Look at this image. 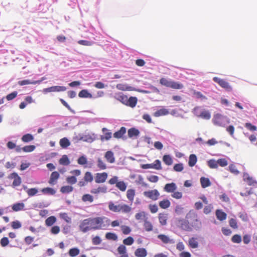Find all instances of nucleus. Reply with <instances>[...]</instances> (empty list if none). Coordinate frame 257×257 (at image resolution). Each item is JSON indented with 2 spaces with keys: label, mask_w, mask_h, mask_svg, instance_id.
I'll list each match as a JSON object with an SVG mask.
<instances>
[{
  "label": "nucleus",
  "mask_w": 257,
  "mask_h": 257,
  "mask_svg": "<svg viewBox=\"0 0 257 257\" xmlns=\"http://www.w3.org/2000/svg\"><path fill=\"white\" fill-rule=\"evenodd\" d=\"M97 166L100 170H105L107 168L105 163L100 158L97 160Z\"/></svg>",
  "instance_id": "46"
},
{
  "label": "nucleus",
  "mask_w": 257,
  "mask_h": 257,
  "mask_svg": "<svg viewBox=\"0 0 257 257\" xmlns=\"http://www.w3.org/2000/svg\"><path fill=\"white\" fill-rule=\"evenodd\" d=\"M35 148L34 145L26 146L22 148V151L25 152H31L35 150Z\"/></svg>",
  "instance_id": "57"
},
{
  "label": "nucleus",
  "mask_w": 257,
  "mask_h": 257,
  "mask_svg": "<svg viewBox=\"0 0 257 257\" xmlns=\"http://www.w3.org/2000/svg\"><path fill=\"white\" fill-rule=\"evenodd\" d=\"M60 217L62 219L64 220L66 222L69 223L71 221V218L66 213H62L60 214Z\"/></svg>",
  "instance_id": "59"
},
{
  "label": "nucleus",
  "mask_w": 257,
  "mask_h": 257,
  "mask_svg": "<svg viewBox=\"0 0 257 257\" xmlns=\"http://www.w3.org/2000/svg\"><path fill=\"white\" fill-rule=\"evenodd\" d=\"M134 242V239L132 236H128L127 238H125L123 240V243L125 245H131Z\"/></svg>",
  "instance_id": "56"
},
{
  "label": "nucleus",
  "mask_w": 257,
  "mask_h": 257,
  "mask_svg": "<svg viewBox=\"0 0 257 257\" xmlns=\"http://www.w3.org/2000/svg\"><path fill=\"white\" fill-rule=\"evenodd\" d=\"M78 96L80 98H92V95L87 90L83 89L78 93Z\"/></svg>",
  "instance_id": "30"
},
{
  "label": "nucleus",
  "mask_w": 257,
  "mask_h": 257,
  "mask_svg": "<svg viewBox=\"0 0 257 257\" xmlns=\"http://www.w3.org/2000/svg\"><path fill=\"white\" fill-rule=\"evenodd\" d=\"M116 88L122 91H132L133 90V88L132 86H128L126 84H118L116 85Z\"/></svg>",
  "instance_id": "27"
},
{
  "label": "nucleus",
  "mask_w": 257,
  "mask_h": 257,
  "mask_svg": "<svg viewBox=\"0 0 257 257\" xmlns=\"http://www.w3.org/2000/svg\"><path fill=\"white\" fill-rule=\"evenodd\" d=\"M25 204L24 203H17L12 206V209L14 211L17 212L24 209Z\"/></svg>",
  "instance_id": "23"
},
{
  "label": "nucleus",
  "mask_w": 257,
  "mask_h": 257,
  "mask_svg": "<svg viewBox=\"0 0 257 257\" xmlns=\"http://www.w3.org/2000/svg\"><path fill=\"white\" fill-rule=\"evenodd\" d=\"M177 189V186L175 183L166 184L164 187V191L167 193H173Z\"/></svg>",
  "instance_id": "15"
},
{
  "label": "nucleus",
  "mask_w": 257,
  "mask_h": 257,
  "mask_svg": "<svg viewBox=\"0 0 257 257\" xmlns=\"http://www.w3.org/2000/svg\"><path fill=\"white\" fill-rule=\"evenodd\" d=\"M108 208L112 212L123 213H128L132 211L131 207L126 204L121 203L116 205L112 201L109 202Z\"/></svg>",
  "instance_id": "3"
},
{
  "label": "nucleus",
  "mask_w": 257,
  "mask_h": 257,
  "mask_svg": "<svg viewBox=\"0 0 257 257\" xmlns=\"http://www.w3.org/2000/svg\"><path fill=\"white\" fill-rule=\"evenodd\" d=\"M79 227L80 231L84 233L93 229V227L92 225H91L90 218L83 220L80 223Z\"/></svg>",
  "instance_id": "5"
},
{
  "label": "nucleus",
  "mask_w": 257,
  "mask_h": 257,
  "mask_svg": "<svg viewBox=\"0 0 257 257\" xmlns=\"http://www.w3.org/2000/svg\"><path fill=\"white\" fill-rule=\"evenodd\" d=\"M152 164V168L156 170L162 169L161 163L159 160H156Z\"/></svg>",
  "instance_id": "53"
},
{
  "label": "nucleus",
  "mask_w": 257,
  "mask_h": 257,
  "mask_svg": "<svg viewBox=\"0 0 257 257\" xmlns=\"http://www.w3.org/2000/svg\"><path fill=\"white\" fill-rule=\"evenodd\" d=\"M17 94H18V92L17 91H14V92H12L11 93L8 94L6 96V99L8 101L12 100L16 97V96H17Z\"/></svg>",
  "instance_id": "63"
},
{
  "label": "nucleus",
  "mask_w": 257,
  "mask_h": 257,
  "mask_svg": "<svg viewBox=\"0 0 257 257\" xmlns=\"http://www.w3.org/2000/svg\"><path fill=\"white\" fill-rule=\"evenodd\" d=\"M107 188L106 186H99L97 188H93L91 190L90 192L94 194H97L99 193H105L107 192Z\"/></svg>",
  "instance_id": "14"
},
{
  "label": "nucleus",
  "mask_w": 257,
  "mask_h": 257,
  "mask_svg": "<svg viewBox=\"0 0 257 257\" xmlns=\"http://www.w3.org/2000/svg\"><path fill=\"white\" fill-rule=\"evenodd\" d=\"M144 226L145 230L147 231H150L153 230V225L152 223L148 220V219L144 221Z\"/></svg>",
  "instance_id": "51"
},
{
  "label": "nucleus",
  "mask_w": 257,
  "mask_h": 257,
  "mask_svg": "<svg viewBox=\"0 0 257 257\" xmlns=\"http://www.w3.org/2000/svg\"><path fill=\"white\" fill-rule=\"evenodd\" d=\"M21 139L23 142L28 143L34 140V137L31 134H27L24 135Z\"/></svg>",
  "instance_id": "43"
},
{
  "label": "nucleus",
  "mask_w": 257,
  "mask_h": 257,
  "mask_svg": "<svg viewBox=\"0 0 257 257\" xmlns=\"http://www.w3.org/2000/svg\"><path fill=\"white\" fill-rule=\"evenodd\" d=\"M208 165L210 168H217L218 167L217 161L210 160L208 161Z\"/></svg>",
  "instance_id": "54"
},
{
  "label": "nucleus",
  "mask_w": 257,
  "mask_h": 257,
  "mask_svg": "<svg viewBox=\"0 0 257 257\" xmlns=\"http://www.w3.org/2000/svg\"><path fill=\"white\" fill-rule=\"evenodd\" d=\"M243 180L246 182L249 186H254L257 184V181L253 179L252 177H250L247 173H243Z\"/></svg>",
  "instance_id": "12"
},
{
  "label": "nucleus",
  "mask_w": 257,
  "mask_h": 257,
  "mask_svg": "<svg viewBox=\"0 0 257 257\" xmlns=\"http://www.w3.org/2000/svg\"><path fill=\"white\" fill-rule=\"evenodd\" d=\"M105 237L108 240H116L117 239V235L113 232H107L105 234Z\"/></svg>",
  "instance_id": "49"
},
{
  "label": "nucleus",
  "mask_w": 257,
  "mask_h": 257,
  "mask_svg": "<svg viewBox=\"0 0 257 257\" xmlns=\"http://www.w3.org/2000/svg\"><path fill=\"white\" fill-rule=\"evenodd\" d=\"M215 215L217 219L220 221L225 220L227 217L226 213L220 209H217L216 210Z\"/></svg>",
  "instance_id": "22"
},
{
  "label": "nucleus",
  "mask_w": 257,
  "mask_h": 257,
  "mask_svg": "<svg viewBox=\"0 0 257 257\" xmlns=\"http://www.w3.org/2000/svg\"><path fill=\"white\" fill-rule=\"evenodd\" d=\"M120 228L122 233L124 234H128L131 231V228L128 226L121 225Z\"/></svg>",
  "instance_id": "58"
},
{
  "label": "nucleus",
  "mask_w": 257,
  "mask_h": 257,
  "mask_svg": "<svg viewBox=\"0 0 257 257\" xmlns=\"http://www.w3.org/2000/svg\"><path fill=\"white\" fill-rule=\"evenodd\" d=\"M56 221V218L54 216L49 217L46 219L45 223L47 226H50L52 225Z\"/></svg>",
  "instance_id": "44"
},
{
  "label": "nucleus",
  "mask_w": 257,
  "mask_h": 257,
  "mask_svg": "<svg viewBox=\"0 0 257 257\" xmlns=\"http://www.w3.org/2000/svg\"><path fill=\"white\" fill-rule=\"evenodd\" d=\"M125 133L126 128L122 126L119 130L114 133L113 137L116 139H120L125 134Z\"/></svg>",
  "instance_id": "25"
},
{
  "label": "nucleus",
  "mask_w": 257,
  "mask_h": 257,
  "mask_svg": "<svg viewBox=\"0 0 257 257\" xmlns=\"http://www.w3.org/2000/svg\"><path fill=\"white\" fill-rule=\"evenodd\" d=\"M60 177L59 173L57 171L53 172L50 176V179L48 181L50 185H54L56 183L57 180Z\"/></svg>",
  "instance_id": "16"
},
{
  "label": "nucleus",
  "mask_w": 257,
  "mask_h": 257,
  "mask_svg": "<svg viewBox=\"0 0 257 257\" xmlns=\"http://www.w3.org/2000/svg\"><path fill=\"white\" fill-rule=\"evenodd\" d=\"M9 243V240L8 237H4L0 240V244L2 246L5 247Z\"/></svg>",
  "instance_id": "62"
},
{
  "label": "nucleus",
  "mask_w": 257,
  "mask_h": 257,
  "mask_svg": "<svg viewBox=\"0 0 257 257\" xmlns=\"http://www.w3.org/2000/svg\"><path fill=\"white\" fill-rule=\"evenodd\" d=\"M159 205L161 208L165 209L170 207L171 202L168 199H166L160 201L159 202Z\"/></svg>",
  "instance_id": "31"
},
{
  "label": "nucleus",
  "mask_w": 257,
  "mask_h": 257,
  "mask_svg": "<svg viewBox=\"0 0 257 257\" xmlns=\"http://www.w3.org/2000/svg\"><path fill=\"white\" fill-rule=\"evenodd\" d=\"M126 251V247L123 245H120L117 248V251L121 255L119 257H128Z\"/></svg>",
  "instance_id": "24"
},
{
  "label": "nucleus",
  "mask_w": 257,
  "mask_h": 257,
  "mask_svg": "<svg viewBox=\"0 0 257 257\" xmlns=\"http://www.w3.org/2000/svg\"><path fill=\"white\" fill-rule=\"evenodd\" d=\"M107 173L106 172L98 173L96 174L95 181L96 183H102L105 182L107 178Z\"/></svg>",
  "instance_id": "11"
},
{
  "label": "nucleus",
  "mask_w": 257,
  "mask_h": 257,
  "mask_svg": "<svg viewBox=\"0 0 257 257\" xmlns=\"http://www.w3.org/2000/svg\"><path fill=\"white\" fill-rule=\"evenodd\" d=\"M169 114V111L166 108L160 109L154 113V116L159 117L162 115H166Z\"/></svg>",
  "instance_id": "32"
},
{
  "label": "nucleus",
  "mask_w": 257,
  "mask_h": 257,
  "mask_svg": "<svg viewBox=\"0 0 257 257\" xmlns=\"http://www.w3.org/2000/svg\"><path fill=\"white\" fill-rule=\"evenodd\" d=\"M82 200L83 202H89L91 203L93 201V197L89 194H86L82 196Z\"/></svg>",
  "instance_id": "50"
},
{
  "label": "nucleus",
  "mask_w": 257,
  "mask_h": 257,
  "mask_svg": "<svg viewBox=\"0 0 257 257\" xmlns=\"http://www.w3.org/2000/svg\"><path fill=\"white\" fill-rule=\"evenodd\" d=\"M229 226L233 229H237L238 228L237 223L236 219L231 218L229 220Z\"/></svg>",
  "instance_id": "55"
},
{
  "label": "nucleus",
  "mask_w": 257,
  "mask_h": 257,
  "mask_svg": "<svg viewBox=\"0 0 257 257\" xmlns=\"http://www.w3.org/2000/svg\"><path fill=\"white\" fill-rule=\"evenodd\" d=\"M199 107H196L194 108V114L198 117H201L204 119H209L211 118V114L208 110H203L199 112Z\"/></svg>",
  "instance_id": "7"
},
{
  "label": "nucleus",
  "mask_w": 257,
  "mask_h": 257,
  "mask_svg": "<svg viewBox=\"0 0 257 257\" xmlns=\"http://www.w3.org/2000/svg\"><path fill=\"white\" fill-rule=\"evenodd\" d=\"M26 192L29 197H32L36 195L38 193V190L36 188H32L27 189L26 190Z\"/></svg>",
  "instance_id": "45"
},
{
  "label": "nucleus",
  "mask_w": 257,
  "mask_h": 257,
  "mask_svg": "<svg viewBox=\"0 0 257 257\" xmlns=\"http://www.w3.org/2000/svg\"><path fill=\"white\" fill-rule=\"evenodd\" d=\"M231 240L234 243H239L241 241V236L238 234L234 235L231 238Z\"/></svg>",
  "instance_id": "60"
},
{
  "label": "nucleus",
  "mask_w": 257,
  "mask_h": 257,
  "mask_svg": "<svg viewBox=\"0 0 257 257\" xmlns=\"http://www.w3.org/2000/svg\"><path fill=\"white\" fill-rule=\"evenodd\" d=\"M60 145L63 148H66L70 145L69 140L66 138H63L60 141Z\"/></svg>",
  "instance_id": "34"
},
{
  "label": "nucleus",
  "mask_w": 257,
  "mask_h": 257,
  "mask_svg": "<svg viewBox=\"0 0 257 257\" xmlns=\"http://www.w3.org/2000/svg\"><path fill=\"white\" fill-rule=\"evenodd\" d=\"M157 237L165 244L173 243L174 242L173 239H170L168 236L165 234H161L158 235Z\"/></svg>",
  "instance_id": "18"
},
{
  "label": "nucleus",
  "mask_w": 257,
  "mask_h": 257,
  "mask_svg": "<svg viewBox=\"0 0 257 257\" xmlns=\"http://www.w3.org/2000/svg\"><path fill=\"white\" fill-rule=\"evenodd\" d=\"M73 190V187L71 186H64L61 188L60 191L62 193H69Z\"/></svg>",
  "instance_id": "47"
},
{
  "label": "nucleus",
  "mask_w": 257,
  "mask_h": 257,
  "mask_svg": "<svg viewBox=\"0 0 257 257\" xmlns=\"http://www.w3.org/2000/svg\"><path fill=\"white\" fill-rule=\"evenodd\" d=\"M38 81H33L32 82L29 80H24L22 81H19L18 82V84L21 86L28 85V84H37Z\"/></svg>",
  "instance_id": "52"
},
{
  "label": "nucleus",
  "mask_w": 257,
  "mask_h": 257,
  "mask_svg": "<svg viewBox=\"0 0 257 257\" xmlns=\"http://www.w3.org/2000/svg\"><path fill=\"white\" fill-rule=\"evenodd\" d=\"M161 85L175 89H181L183 88V85L179 82L172 80H169L165 78H162L160 80Z\"/></svg>",
  "instance_id": "4"
},
{
  "label": "nucleus",
  "mask_w": 257,
  "mask_h": 257,
  "mask_svg": "<svg viewBox=\"0 0 257 257\" xmlns=\"http://www.w3.org/2000/svg\"><path fill=\"white\" fill-rule=\"evenodd\" d=\"M163 161L166 165L168 166L171 165L173 164L172 158L169 155H165L163 157Z\"/></svg>",
  "instance_id": "37"
},
{
  "label": "nucleus",
  "mask_w": 257,
  "mask_h": 257,
  "mask_svg": "<svg viewBox=\"0 0 257 257\" xmlns=\"http://www.w3.org/2000/svg\"><path fill=\"white\" fill-rule=\"evenodd\" d=\"M135 190L133 189H128L126 192V197L128 200L132 202L135 196Z\"/></svg>",
  "instance_id": "29"
},
{
  "label": "nucleus",
  "mask_w": 257,
  "mask_h": 257,
  "mask_svg": "<svg viewBox=\"0 0 257 257\" xmlns=\"http://www.w3.org/2000/svg\"><path fill=\"white\" fill-rule=\"evenodd\" d=\"M93 230L106 229L109 224V220L105 217L90 218Z\"/></svg>",
  "instance_id": "2"
},
{
  "label": "nucleus",
  "mask_w": 257,
  "mask_h": 257,
  "mask_svg": "<svg viewBox=\"0 0 257 257\" xmlns=\"http://www.w3.org/2000/svg\"><path fill=\"white\" fill-rule=\"evenodd\" d=\"M66 181L68 184H74L77 182V179L75 176H69L67 177Z\"/></svg>",
  "instance_id": "61"
},
{
  "label": "nucleus",
  "mask_w": 257,
  "mask_h": 257,
  "mask_svg": "<svg viewBox=\"0 0 257 257\" xmlns=\"http://www.w3.org/2000/svg\"><path fill=\"white\" fill-rule=\"evenodd\" d=\"M80 253V250L78 248L74 247L70 249L69 251V254L71 257H75L78 255Z\"/></svg>",
  "instance_id": "48"
},
{
  "label": "nucleus",
  "mask_w": 257,
  "mask_h": 257,
  "mask_svg": "<svg viewBox=\"0 0 257 257\" xmlns=\"http://www.w3.org/2000/svg\"><path fill=\"white\" fill-rule=\"evenodd\" d=\"M213 80L218 84V85L222 88L225 89L228 91H231L232 90V87L229 84L228 82L225 81L224 79H220L217 77H214L213 78Z\"/></svg>",
  "instance_id": "6"
},
{
  "label": "nucleus",
  "mask_w": 257,
  "mask_h": 257,
  "mask_svg": "<svg viewBox=\"0 0 257 257\" xmlns=\"http://www.w3.org/2000/svg\"><path fill=\"white\" fill-rule=\"evenodd\" d=\"M200 182L201 186L203 188H206L209 186L211 185L210 181L208 178L205 177H201L200 178Z\"/></svg>",
  "instance_id": "35"
},
{
  "label": "nucleus",
  "mask_w": 257,
  "mask_h": 257,
  "mask_svg": "<svg viewBox=\"0 0 257 257\" xmlns=\"http://www.w3.org/2000/svg\"><path fill=\"white\" fill-rule=\"evenodd\" d=\"M104 158L110 164L115 162L114 153L111 151H108L105 153Z\"/></svg>",
  "instance_id": "17"
},
{
  "label": "nucleus",
  "mask_w": 257,
  "mask_h": 257,
  "mask_svg": "<svg viewBox=\"0 0 257 257\" xmlns=\"http://www.w3.org/2000/svg\"><path fill=\"white\" fill-rule=\"evenodd\" d=\"M116 187L121 191L123 192L125 191L126 189V184L124 181H120L117 183Z\"/></svg>",
  "instance_id": "41"
},
{
  "label": "nucleus",
  "mask_w": 257,
  "mask_h": 257,
  "mask_svg": "<svg viewBox=\"0 0 257 257\" xmlns=\"http://www.w3.org/2000/svg\"><path fill=\"white\" fill-rule=\"evenodd\" d=\"M9 178L10 179H14L12 183V186L14 187L20 186L22 183L21 178L16 172L11 173L9 175Z\"/></svg>",
  "instance_id": "9"
},
{
  "label": "nucleus",
  "mask_w": 257,
  "mask_h": 257,
  "mask_svg": "<svg viewBox=\"0 0 257 257\" xmlns=\"http://www.w3.org/2000/svg\"><path fill=\"white\" fill-rule=\"evenodd\" d=\"M83 179L87 183H91L93 180V175H92V173L88 171L85 172L84 177H83Z\"/></svg>",
  "instance_id": "40"
},
{
  "label": "nucleus",
  "mask_w": 257,
  "mask_h": 257,
  "mask_svg": "<svg viewBox=\"0 0 257 257\" xmlns=\"http://www.w3.org/2000/svg\"><path fill=\"white\" fill-rule=\"evenodd\" d=\"M66 90V88L65 86H54L44 89L43 92L46 93L49 92L64 91Z\"/></svg>",
  "instance_id": "10"
},
{
  "label": "nucleus",
  "mask_w": 257,
  "mask_h": 257,
  "mask_svg": "<svg viewBox=\"0 0 257 257\" xmlns=\"http://www.w3.org/2000/svg\"><path fill=\"white\" fill-rule=\"evenodd\" d=\"M188 244L189 246L192 248H197L198 246L197 238L195 237H191L189 238L188 241Z\"/></svg>",
  "instance_id": "33"
},
{
  "label": "nucleus",
  "mask_w": 257,
  "mask_h": 257,
  "mask_svg": "<svg viewBox=\"0 0 257 257\" xmlns=\"http://www.w3.org/2000/svg\"><path fill=\"white\" fill-rule=\"evenodd\" d=\"M115 98L118 101L121 102L122 104L125 105L127 103V96L121 93L116 94Z\"/></svg>",
  "instance_id": "21"
},
{
  "label": "nucleus",
  "mask_w": 257,
  "mask_h": 257,
  "mask_svg": "<svg viewBox=\"0 0 257 257\" xmlns=\"http://www.w3.org/2000/svg\"><path fill=\"white\" fill-rule=\"evenodd\" d=\"M127 134L129 138H137L140 135V131L135 127H132L128 130Z\"/></svg>",
  "instance_id": "19"
},
{
  "label": "nucleus",
  "mask_w": 257,
  "mask_h": 257,
  "mask_svg": "<svg viewBox=\"0 0 257 257\" xmlns=\"http://www.w3.org/2000/svg\"><path fill=\"white\" fill-rule=\"evenodd\" d=\"M41 191L44 194L54 195L56 193L54 189L50 187L43 188Z\"/></svg>",
  "instance_id": "42"
},
{
  "label": "nucleus",
  "mask_w": 257,
  "mask_h": 257,
  "mask_svg": "<svg viewBox=\"0 0 257 257\" xmlns=\"http://www.w3.org/2000/svg\"><path fill=\"white\" fill-rule=\"evenodd\" d=\"M137 101V98L136 97L131 96L129 98H127V102L125 105L133 108L136 105Z\"/></svg>",
  "instance_id": "26"
},
{
  "label": "nucleus",
  "mask_w": 257,
  "mask_h": 257,
  "mask_svg": "<svg viewBox=\"0 0 257 257\" xmlns=\"http://www.w3.org/2000/svg\"><path fill=\"white\" fill-rule=\"evenodd\" d=\"M135 218L137 220H144V221L148 219L147 214L144 211L136 213L135 215Z\"/></svg>",
  "instance_id": "36"
},
{
  "label": "nucleus",
  "mask_w": 257,
  "mask_h": 257,
  "mask_svg": "<svg viewBox=\"0 0 257 257\" xmlns=\"http://www.w3.org/2000/svg\"><path fill=\"white\" fill-rule=\"evenodd\" d=\"M217 161L218 165H219L221 167L226 166L228 164L227 160L224 158L219 159Z\"/></svg>",
  "instance_id": "64"
},
{
  "label": "nucleus",
  "mask_w": 257,
  "mask_h": 257,
  "mask_svg": "<svg viewBox=\"0 0 257 257\" xmlns=\"http://www.w3.org/2000/svg\"><path fill=\"white\" fill-rule=\"evenodd\" d=\"M145 197L154 201L157 200L160 196V193L157 189H154L144 192Z\"/></svg>",
  "instance_id": "8"
},
{
  "label": "nucleus",
  "mask_w": 257,
  "mask_h": 257,
  "mask_svg": "<svg viewBox=\"0 0 257 257\" xmlns=\"http://www.w3.org/2000/svg\"><path fill=\"white\" fill-rule=\"evenodd\" d=\"M197 157L195 155L191 154L189 158L188 165L190 167L194 166L197 162Z\"/></svg>",
  "instance_id": "39"
},
{
  "label": "nucleus",
  "mask_w": 257,
  "mask_h": 257,
  "mask_svg": "<svg viewBox=\"0 0 257 257\" xmlns=\"http://www.w3.org/2000/svg\"><path fill=\"white\" fill-rule=\"evenodd\" d=\"M59 162L60 164L65 166L68 165L70 163L68 156L66 155L62 156Z\"/></svg>",
  "instance_id": "38"
},
{
  "label": "nucleus",
  "mask_w": 257,
  "mask_h": 257,
  "mask_svg": "<svg viewBox=\"0 0 257 257\" xmlns=\"http://www.w3.org/2000/svg\"><path fill=\"white\" fill-rule=\"evenodd\" d=\"M135 255L137 257H146L147 255V251L145 248H138L135 250Z\"/></svg>",
  "instance_id": "20"
},
{
  "label": "nucleus",
  "mask_w": 257,
  "mask_h": 257,
  "mask_svg": "<svg viewBox=\"0 0 257 257\" xmlns=\"http://www.w3.org/2000/svg\"><path fill=\"white\" fill-rule=\"evenodd\" d=\"M186 218L187 220L184 219L178 220V226L183 230L191 231L192 227L199 228L201 225V223L198 219L197 215L194 212L189 211L187 214Z\"/></svg>",
  "instance_id": "1"
},
{
  "label": "nucleus",
  "mask_w": 257,
  "mask_h": 257,
  "mask_svg": "<svg viewBox=\"0 0 257 257\" xmlns=\"http://www.w3.org/2000/svg\"><path fill=\"white\" fill-rule=\"evenodd\" d=\"M158 217L159 222L162 225H164L167 224V220L168 218L167 214L161 213L159 214Z\"/></svg>",
  "instance_id": "28"
},
{
  "label": "nucleus",
  "mask_w": 257,
  "mask_h": 257,
  "mask_svg": "<svg viewBox=\"0 0 257 257\" xmlns=\"http://www.w3.org/2000/svg\"><path fill=\"white\" fill-rule=\"evenodd\" d=\"M224 117L220 114H216L214 115L213 121L214 124L218 126L223 125Z\"/></svg>",
  "instance_id": "13"
}]
</instances>
